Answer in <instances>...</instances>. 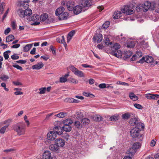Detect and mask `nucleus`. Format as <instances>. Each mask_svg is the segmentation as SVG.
Segmentation results:
<instances>
[{
	"instance_id": "f257e3e1",
	"label": "nucleus",
	"mask_w": 159,
	"mask_h": 159,
	"mask_svg": "<svg viewBox=\"0 0 159 159\" xmlns=\"http://www.w3.org/2000/svg\"><path fill=\"white\" fill-rule=\"evenodd\" d=\"M13 129L19 136L24 135L25 132V125L23 122H20L13 125Z\"/></svg>"
},
{
	"instance_id": "f03ea898",
	"label": "nucleus",
	"mask_w": 159,
	"mask_h": 159,
	"mask_svg": "<svg viewBox=\"0 0 159 159\" xmlns=\"http://www.w3.org/2000/svg\"><path fill=\"white\" fill-rule=\"evenodd\" d=\"M65 9L63 7H60L58 8L55 11L56 16H58L59 20H65L67 18L68 14L66 12H64Z\"/></svg>"
},
{
	"instance_id": "7ed1b4c3",
	"label": "nucleus",
	"mask_w": 159,
	"mask_h": 159,
	"mask_svg": "<svg viewBox=\"0 0 159 159\" xmlns=\"http://www.w3.org/2000/svg\"><path fill=\"white\" fill-rule=\"evenodd\" d=\"M141 129H142L139 127V126L137 125L130 131V133L131 136L133 138L139 139L140 141L142 140L143 139L142 134L140 133Z\"/></svg>"
},
{
	"instance_id": "20e7f679",
	"label": "nucleus",
	"mask_w": 159,
	"mask_h": 159,
	"mask_svg": "<svg viewBox=\"0 0 159 159\" xmlns=\"http://www.w3.org/2000/svg\"><path fill=\"white\" fill-rule=\"evenodd\" d=\"M111 47V53L115 56L119 58L122 56L121 51L119 49L120 47V45L116 43H115L113 46H110Z\"/></svg>"
},
{
	"instance_id": "39448f33",
	"label": "nucleus",
	"mask_w": 159,
	"mask_h": 159,
	"mask_svg": "<svg viewBox=\"0 0 159 159\" xmlns=\"http://www.w3.org/2000/svg\"><path fill=\"white\" fill-rule=\"evenodd\" d=\"M151 3L149 2H146L144 3L139 4L136 8V10L138 12L143 11L147 12L150 8Z\"/></svg>"
},
{
	"instance_id": "423d86ee",
	"label": "nucleus",
	"mask_w": 159,
	"mask_h": 159,
	"mask_svg": "<svg viewBox=\"0 0 159 159\" xmlns=\"http://www.w3.org/2000/svg\"><path fill=\"white\" fill-rule=\"evenodd\" d=\"M141 147L140 143L139 142H136L133 144L132 147L130 148L128 152L131 156L133 155L136 152L135 150L140 148Z\"/></svg>"
},
{
	"instance_id": "0eeeda50",
	"label": "nucleus",
	"mask_w": 159,
	"mask_h": 159,
	"mask_svg": "<svg viewBox=\"0 0 159 159\" xmlns=\"http://www.w3.org/2000/svg\"><path fill=\"white\" fill-rule=\"evenodd\" d=\"M40 20L41 22H43L44 24H49L52 22V20L48 18V15L46 13L41 15Z\"/></svg>"
},
{
	"instance_id": "6e6552de",
	"label": "nucleus",
	"mask_w": 159,
	"mask_h": 159,
	"mask_svg": "<svg viewBox=\"0 0 159 159\" xmlns=\"http://www.w3.org/2000/svg\"><path fill=\"white\" fill-rule=\"evenodd\" d=\"M139 119L137 118H131L129 121L130 124L132 126L138 125L139 127H141V128L143 129L144 128V124H143L139 123Z\"/></svg>"
},
{
	"instance_id": "1a4fd4ad",
	"label": "nucleus",
	"mask_w": 159,
	"mask_h": 159,
	"mask_svg": "<svg viewBox=\"0 0 159 159\" xmlns=\"http://www.w3.org/2000/svg\"><path fill=\"white\" fill-rule=\"evenodd\" d=\"M70 69L75 75L81 77H84V74L82 71L78 70L73 66H71Z\"/></svg>"
},
{
	"instance_id": "9d476101",
	"label": "nucleus",
	"mask_w": 159,
	"mask_h": 159,
	"mask_svg": "<svg viewBox=\"0 0 159 159\" xmlns=\"http://www.w3.org/2000/svg\"><path fill=\"white\" fill-rule=\"evenodd\" d=\"M43 159H56L55 156H52L49 151H46L43 154Z\"/></svg>"
},
{
	"instance_id": "9b49d317",
	"label": "nucleus",
	"mask_w": 159,
	"mask_h": 159,
	"mask_svg": "<svg viewBox=\"0 0 159 159\" xmlns=\"http://www.w3.org/2000/svg\"><path fill=\"white\" fill-rule=\"evenodd\" d=\"M94 41L98 43H100L102 39V36L100 34H96L93 37Z\"/></svg>"
},
{
	"instance_id": "f8f14e48",
	"label": "nucleus",
	"mask_w": 159,
	"mask_h": 159,
	"mask_svg": "<svg viewBox=\"0 0 159 159\" xmlns=\"http://www.w3.org/2000/svg\"><path fill=\"white\" fill-rule=\"evenodd\" d=\"M55 143L57 145L58 147H62L64 146L65 144V142L64 140L61 139H57L55 140Z\"/></svg>"
},
{
	"instance_id": "ddd939ff",
	"label": "nucleus",
	"mask_w": 159,
	"mask_h": 159,
	"mask_svg": "<svg viewBox=\"0 0 159 159\" xmlns=\"http://www.w3.org/2000/svg\"><path fill=\"white\" fill-rule=\"evenodd\" d=\"M57 137L56 134L53 131H51L47 134V138L49 140H54Z\"/></svg>"
},
{
	"instance_id": "4468645a",
	"label": "nucleus",
	"mask_w": 159,
	"mask_h": 159,
	"mask_svg": "<svg viewBox=\"0 0 159 159\" xmlns=\"http://www.w3.org/2000/svg\"><path fill=\"white\" fill-rule=\"evenodd\" d=\"M121 11L122 13L128 15L132 14L133 12V11L127 6H125L124 8L121 10Z\"/></svg>"
},
{
	"instance_id": "2eb2a0df",
	"label": "nucleus",
	"mask_w": 159,
	"mask_h": 159,
	"mask_svg": "<svg viewBox=\"0 0 159 159\" xmlns=\"http://www.w3.org/2000/svg\"><path fill=\"white\" fill-rule=\"evenodd\" d=\"M133 114L131 112H127L122 115V118L124 120H127L133 116Z\"/></svg>"
},
{
	"instance_id": "dca6fc26",
	"label": "nucleus",
	"mask_w": 159,
	"mask_h": 159,
	"mask_svg": "<svg viewBox=\"0 0 159 159\" xmlns=\"http://www.w3.org/2000/svg\"><path fill=\"white\" fill-rule=\"evenodd\" d=\"M146 98L149 99L157 100L159 98V95L157 94H148L146 95Z\"/></svg>"
},
{
	"instance_id": "f3484780",
	"label": "nucleus",
	"mask_w": 159,
	"mask_h": 159,
	"mask_svg": "<svg viewBox=\"0 0 159 159\" xmlns=\"http://www.w3.org/2000/svg\"><path fill=\"white\" fill-rule=\"evenodd\" d=\"M53 132L57 134L61 135L62 133L63 130L60 126H57L53 129Z\"/></svg>"
},
{
	"instance_id": "a211bd4d",
	"label": "nucleus",
	"mask_w": 159,
	"mask_h": 159,
	"mask_svg": "<svg viewBox=\"0 0 159 159\" xmlns=\"http://www.w3.org/2000/svg\"><path fill=\"white\" fill-rule=\"evenodd\" d=\"M82 10V7L80 6H76L73 8V11L75 14L77 15L80 13Z\"/></svg>"
},
{
	"instance_id": "6ab92c4d",
	"label": "nucleus",
	"mask_w": 159,
	"mask_h": 159,
	"mask_svg": "<svg viewBox=\"0 0 159 159\" xmlns=\"http://www.w3.org/2000/svg\"><path fill=\"white\" fill-rule=\"evenodd\" d=\"M89 0H82L81 4L84 7H89L91 6Z\"/></svg>"
},
{
	"instance_id": "aec40b11",
	"label": "nucleus",
	"mask_w": 159,
	"mask_h": 159,
	"mask_svg": "<svg viewBox=\"0 0 159 159\" xmlns=\"http://www.w3.org/2000/svg\"><path fill=\"white\" fill-rule=\"evenodd\" d=\"M43 64L42 62H40L38 64L33 66L32 68L33 69L39 70L43 67Z\"/></svg>"
},
{
	"instance_id": "412c9836",
	"label": "nucleus",
	"mask_w": 159,
	"mask_h": 159,
	"mask_svg": "<svg viewBox=\"0 0 159 159\" xmlns=\"http://www.w3.org/2000/svg\"><path fill=\"white\" fill-rule=\"evenodd\" d=\"M49 148L51 151L53 152L56 151L59 149V148L56 144V143L55 144H51L49 146Z\"/></svg>"
},
{
	"instance_id": "4be33fe9",
	"label": "nucleus",
	"mask_w": 159,
	"mask_h": 159,
	"mask_svg": "<svg viewBox=\"0 0 159 159\" xmlns=\"http://www.w3.org/2000/svg\"><path fill=\"white\" fill-rule=\"evenodd\" d=\"M121 14L122 13L120 11H116L113 16L114 19H118L121 16Z\"/></svg>"
},
{
	"instance_id": "5701e85b",
	"label": "nucleus",
	"mask_w": 159,
	"mask_h": 159,
	"mask_svg": "<svg viewBox=\"0 0 159 159\" xmlns=\"http://www.w3.org/2000/svg\"><path fill=\"white\" fill-rule=\"evenodd\" d=\"M75 34V31L72 30L69 32L67 37V43H68L71 39L72 36L74 35Z\"/></svg>"
},
{
	"instance_id": "b1692460",
	"label": "nucleus",
	"mask_w": 159,
	"mask_h": 159,
	"mask_svg": "<svg viewBox=\"0 0 159 159\" xmlns=\"http://www.w3.org/2000/svg\"><path fill=\"white\" fill-rule=\"evenodd\" d=\"M64 125H71L73 123V121L70 119H66L63 121Z\"/></svg>"
},
{
	"instance_id": "393cba45",
	"label": "nucleus",
	"mask_w": 159,
	"mask_h": 159,
	"mask_svg": "<svg viewBox=\"0 0 159 159\" xmlns=\"http://www.w3.org/2000/svg\"><path fill=\"white\" fill-rule=\"evenodd\" d=\"M129 96L130 98L132 100L135 101L138 99V97L135 95L134 93L131 92L129 93Z\"/></svg>"
},
{
	"instance_id": "a878e982",
	"label": "nucleus",
	"mask_w": 159,
	"mask_h": 159,
	"mask_svg": "<svg viewBox=\"0 0 159 159\" xmlns=\"http://www.w3.org/2000/svg\"><path fill=\"white\" fill-rule=\"evenodd\" d=\"M33 45V44L32 43L27 44L24 47L23 51L25 52H28L30 49L32 47Z\"/></svg>"
},
{
	"instance_id": "bb28decb",
	"label": "nucleus",
	"mask_w": 159,
	"mask_h": 159,
	"mask_svg": "<svg viewBox=\"0 0 159 159\" xmlns=\"http://www.w3.org/2000/svg\"><path fill=\"white\" fill-rule=\"evenodd\" d=\"M62 130H63L66 132H69L71 131L72 127L70 125H64L62 126Z\"/></svg>"
},
{
	"instance_id": "cd10ccee",
	"label": "nucleus",
	"mask_w": 159,
	"mask_h": 159,
	"mask_svg": "<svg viewBox=\"0 0 159 159\" xmlns=\"http://www.w3.org/2000/svg\"><path fill=\"white\" fill-rule=\"evenodd\" d=\"M119 117V115L116 114L111 116L109 118L110 120L115 121L118 120Z\"/></svg>"
},
{
	"instance_id": "c85d7f7f",
	"label": "nucleus",
	"mask_w": 159,
	"mask_h": 159,
	"mask_svg": "<svg viewBox=\"0 0 159 159\" xmlns=\"http://www.w3.org/2000/svg\"><path fill=\"white\" fill-rule=\"evenodd\" d=\"M145 62L147 63H150L152 62L153 60V58L151 56H148L145 57Z\"/></svg>"
},
{
	"instance_id": "c756f323",
	"label": "nucleus",
	"mask_w": 159,
	"mask_h": 159,
	"mask_svg": "<svg viewBox=\"0 0 159 159\" xmlns=\"http://www.w3.org/2000/svg\"><path fill=\"white\" fill-rule=\"evenodd\" d=\"M15 38L14 36L13 35L11 34L7 37L6 38V42L8 43L11 42Z\"/></svg>"
},
{
	"instance_id": "7c9ffc66",
	"label": "nucleus",
	"mask_w": 159,
	"mask_h": 159,
	"mask_svg": "<svg viewBox=\"0 0 159 159\" xmlns=\"http://www.w3.org/2000/svg\"><path fill=\"white\" fill-rule=\"evenodd\" d=\"M81 123L84 125H87L90 122V120L87 118H84L81 120Z\"/></svg>"
},
{
	"instance_id": "2f4dec72",
	"label": "nucleus",
	"mask_w": 159,
	"mask_h": 159,
	"mask_svg": "<svg viewBox=\"0 0 159 159\" xmlns=\"http://www.w3.org/2000/svg\"><path fill=\"white\" fill-rule=\"evenodd\" d=\"M39 19V15L34 14L31 17L30 20H31L35 21L38 20Z\"/></svg>"
},
{
	"instance_id": "473e14b6",
	"label": "nucleus",
	"mask_w": 159,
	"mask_h": 159,
	"mask_svg": "<svg viewBox=\"0 0 159 159\" xmlns=\"http://www.w3.org/2000/svg\"><path fill=\"white\" fill-rule=\"evenodd\" d=\"M66 6L68 10L69 11H73V4H71V2H69L66 3Z\"/></svg>"
},
{
	"instance_id": "72a5a7b5",
	"label": "nucleus",
	"mask_w": 159,
	"mask_h": 159,
	"mask_svg": "<svg viewBox=\"0 0 159 159\" xmlns=\"http://www.w3.org/2000/svg\"><path fill=\"white\" fill-rule=\"evenodd\" d=\"M18 14L19 16L21 18H25L26 16L25 10H20L19 11Z\"/></svg>"
},
{
	"instance_id": "f704fd0d",
	"label": "nucleus",
	"mask_w": 159,
	"mask_h": 159,
	"mask_svg": "<svg viewBox=\"0 0 159 159\" xmlns=\"http://www.w3.org/2000/svg\"><path fill=\"white\" fill-rule=\"evenodd\" d=\"M26 16L27 17L30 16L32 14V11L30 9H27L25 10Z\"/></svg>"
},
{
	"instance_id": "c9c22d12",
	"label": "nucleus",
	"mask_w": 159,
	"mask_h": 159,
	"mask_svg": "<svg viewBox=\"0 0 159 159\" xmlns=\"http://www.w3.org/2000/svg\"><path fill=\"white\" fill-rule=\"evenodd\" d=\"M29 0H23L21 1V4L24 7H27L29 6Z\"/></svg>"
},
{
	"instance_id": "e433bc0d",
	"label": "nucleus",
	"mask_w": 159,
	"mask_h": 159,
	"mask_svg": "<svg viewBox=\"0 0 159 159\" xmlns=\"http://www.w3.org/2000/svg\"><path fill=\"white\" fill-rule=\"evenodd\" d=\"M67 115L66 112H61L56 115V116L59 118H63Z\"/></svg>"
},
{
	"instance_id": "4c0bfd02",
	"label": "nucleus",
	"mask_w": 159,
	"mask_h": 159,
	"mask_svg": "<svg viewBox=\"0 0 159 159\" xmlns=\"http://www.w3.org/2000/svg\"><path fill=\"white\" fill-rule=\"evenodd\" d=\"M135 43L134 41L129 42L127 43V47L129 48H132L134 47Z\"/></svg>"
},
{
	"instance_id": "58836bf2",
	"label": "nucleus",
	"mask_w": 159,
	"mask_h": 159,
	"mask_svg": "<svg viewBox=\"0 0 159 159\" xmlns=\"http://www.w3.org/2000/svg\"><path fill=\"white\" fill-rule=\"evenodd\" d=\"M9 126V125H6L0 129V134H3L5 132L6 130Z\"/></svg>"
},
{
	"instance_id": "ea45409f",
	"label": "nucleus",
	"mask_w": 159,
	"mask_h": 159,
	"mask_svg": "<svg viewBox=\"0 0 159 159\" xmlns=\"http://www.w3.org/2000/svg\"><path fill=\"white\" fill-rule=\"evenodd\" d=\"M11 51L9 50H7L3 53V56L5 59H7L8 58L9 56L8 54Z\"/></svg>"
},
{
	"instance_id": "a19ab883",
	"label": "nucleus",
	"mask_w": 159,
	"mask_h": 159,
	"mask_svg": "<svg viewBox=\"0 0 159 159\" xmlns=\"http://www.w3.org/2000/svg\"><path fill=\"white\" fill-rule=\"evenodd\" d=\"M110 24V22L109 21H106L102 25V27L104 29L107 28Z\"/></svg>"
},
{
	"instance_id": "79ce46f5",
	"label": "nucleus",
	"mask_w": 159,
	"mask_h": 159,
	"mask_svg": "<svg viewBox=\"0 0 159 159\" xmlns=\"http://www.w3.org/2000/svg\"><path fill=\"white\" fill-rule=\"evenodd\" d=\"M39 93L40 94H43L45 93L46 91L45 87L41 88L39 89Z\"/></svg>"
},
{
	"instance_id": "37998d69",
	"label": "nucleus",
	"mask_w": 159,
	"mask_h": 159,
	"mask_svg": "<svg viewBox=\"0 0 159 159\" xmlns=\"http://www.w3.org/2000/svg\"><path fill=\"white\" fill-rule=\"evenodd\" d=\"M102 117L99 115H97L95 116L94 120L97 121H99L102 120Z\"/></svg>"
},
{
	"instance_id": "c03bdc74",
	"label": "nucleus",
	"mask_w": 159,
	"mask_h": 159,
	"mask_svg": "<svg viewBox=\"0 0 159 159\" xmlns=\"http://www.w3.org/2000/svg\"><path fill=\"white\" fill-rule=\"evenodd\" d=\"M107 85H108L107 86V85L106 84H100L99 86L98 87L100 88L101 89H104L105 88H108L109 87V86L108 85V84H107Z\"/></svg>"
},
{
	"instance_id": "a18cd8bd",
	"label": "nucleus",
	"mask_w": 159,
	"mask_h": 159,
	"mask_svg": "<svg viewBox=\"0 0 159 159\" xmlns=\"http://www.w3.org/2000/svg\"><path fill=\"white\" fill-rule=\"evenodd\" d=\"M75 125L77 128L80 129L81 128V125L80 122L78 121L75 122L74 123Z\"/></svg>"
},
{
	"instance_id": "49530a36",
	"label": "nucleus",
	"mask_w": 159,
	"mask_h": 159,
	"mask_svg": "<svg viewBox=\"0 0 159 159\" xmlns=\"http://www.w3.org/2000/svg\"><path fill=\"white\" fill-rule=\"evenodd\" d=\"M110 40L109 38H107L105 41V44L106 45H109V46L111 45L112 44V42H109Z\"/></svg>"
},
{
	"instance_id": "de8ad7c7",
	"label": "nucleus",
	"mask_w": 159,
	"mask_h": 159,
	"mask_svg": "<svg viewBox=\"0 0 159 159\" xmlns=\"http://www.w3.org/2000/svg\"><path fill=\"white\" fill-rule=\"evenodd\" d=\"M0 79L3 81L5 80L9 79L8 76L6 75H3L0 76Z\"/></svg>"
},
{
	"instance_id": "09e8293b",
	"label": "nucleus",
	"mask_w": 159,
	"mask_h": 159,
	"mask_svg": "<svg viewBox=\"0 0 159 159\" xmlns=\"http://www.w3.org/2000/svg\"><path fill=\"white\" fill-rule=\"evenodd\" d=\"M77 118L78 119H80L83 117V114L81 112H77Z\"/></svg>"
},
{
	"instance_id": "8fccbe9b",
	"label": "nucleus",
	"mask_w": 159,
	"mask_h": 159,
	"mask_svg": "<svg viewBox=\"0 0 159 159\" xmlns=\"http://www.w3.org/2000/svg\"><path fill=\"white\" fill-rule=\"evenodd\" d=\"M134 107L136 108L139 109H142V106L140 104L137 103H135L134 104Z\"/></svg>"
},
{
	"instance_id": "3c124183",
	"label": "nucleus",
	"mask_w": 159,
	"mask_h": 159,
	"mask_svg": "<svg viewBox=\"0 0 159 159\" xmlns=\"http://www.w3.org/2000/svg\"><path fill=\"white\" fill-rule=\"evenodd\" d=\"M12 66L13 67L16 68L17 69L19 70H23V68L21 66L17 65L16 64H14Z\"/></svg>"
},
{
	"instance_id": "603ef678",
	"label": "nucleus",
	"mask_w": 159,
	"mask_h": 159,
	"mask_svg": "<svg viewBox=\"0 0 159 159\" xmlns=\"http://www.w3.org/2000/svg\"><path fill=\"white\" fill-rule=\"evenodd\" d=\"M19 57L16 54H14L11 56V58L13 60H16L19 59Z\"/></svg>"
},
{
	"instance_id": "864d4df0",
	"label": "nucleus",
	"mask_w": 159,
	"mask_h": 159,
	"mask_svg": "<svg viewBox=\"0 0 159 159\" xmlns=\"http://www.w3.org/2000/svg\"><path fill=\"white\" fill-rule=\"evenodd\" d=\"M69 81L70 82L75 84H77L78 82V81L77 80H76L75 79L72 78H70L69 80Z\"/></svg>"
},
{
	"instance_id": "5fc2aeb1",
	"label": "nucleus",
	"mask_w": 159,
	"mask_h": 159,
	"mask_svg": "<svg viewBox=\"0 0 159 159\" xmlns=\"http://www.w3.org/2000/svg\"><path fill=\"white\" fill-rule=\"evenodd\" d=\"M12 121V120L11 119H9L7 120H5L3 122V123L4 124H7V125H10V123Z\"/></svg>"
},
{
	"instance_id": "6e6d98bb",
	"label": "nucleus",
	"mask_w": 159,
	"mask_h": 159,
	"mask_svg": "<svg viewBox=\"0 0 159 159\" xmlns=\"http://www.w3.org/2000/svg\"><path fill=\"white\" fill-rule=\"evenodd\" d=\"M84 68H93V67L92 66L89 65H87V64H82L81 65Z\"/></svg>"
},
{
	"instance_id": "4d7b16f0",
	"label": "nucleus",
	"mask_w": 159,
	"mask_h": 159,
	"mask_svg": "<svg viewBox=\"0 0 159 159\" xmlns=\"http://www.w3.org/2000/svg\"><path fill=\"white\" fill-rule=\"evenodd\" d=\"M83 95L84 96H86L87 97H94V95L90 93H87L86 92H83Z\"/></svg>"
},
{
	"instance_id": "13d9d810",
	"label": "nucleus",
	"mask_w": 159,
	"mask_h": 159,
	"mask_svg": "<svg viewBox=\"0 0 159 159\" xmlns=\"http://www.w3.org/2000/svg\"><path fill=\"white\" fill-rule=\"evenodd\" d=\"M141 45H143V47L144 48H147L148 46V43H145L144 42H142L141 43Z\"/></svg>"
},
{
	"instance_id": "bf43d9fd",
	"label": "nucleus",
	"mask_w": 159,
	"mask_h": 159,
	"mask_svg": "<svg viewBox=\"0 0 159 159\" xmlns=\"http://www.w3.org/2000/svg\"><path fill=\"white\" fill-rule=\"evenodd\" d=\"M49 51H52V53L54 55H55L56 54V51L54 49L52 45H51L50 46V48L49 49Z\"/></svg>"
},
{
	"instance_id": "052dcab7",
	"label": "nucleus",
	"mask_w": 159,
	"mask_h": 159,
	"mask_svg": "<svg viewBox=\"0 0 159 159\" xmlns=\"http://www.w3.org/2000/svg\"><path fill=\"white\" fill-rule=\"evenodd\" d=\"M67 81V79L64 77H61L60 78V82L61 83H65Z\"/></svg>"
},
{
	"instance_id": "680f3d73",
	"label": "nucleus",
	"mask_w": 159,
	"mask_h": 159,
	"mask_svg": "<svg viewBox=\"0 0 159 159\" xmlns=\"http://www.w3.org/2000/svg\"><path fill=\"white\" fill-rule=\"evenodd\" d=\"M26 61L25 60H20L16 61V62L18 63H21V64H25L26 62Z\"/></svg>"
},
{
	"instance_id": "e2e57ef3",
	"label": "nucleus",
	"mask_w": 159,
	"mask_h": 159,
	"mask_svg": "<svg viewBox=\"0 0 159 159\" xmlns=\"http://www.w3.org/2000/svg\"><path fill=\"white\" fill-rule=\"evenodd\" d=\"M66 101L69 102L73 103L74 98H66Z\"/></svg>"
},
{
	"instance_id": "0e129e2a",
	"label": "nucleus",
	"mask_w": 159,
	"mask_h": 159,
	"mask_svg": "<svg viewBox=\"0 0 159 159\" xmlns=\"http://www.w3.org/2000/svg\"><path fill=\"white\" fill-rule=\"evenodd\" d=\"M20 46V44H14L11 46V48H19Z\"/></svg>"
},
{
	"instance_id": "69168bd1",
	"label": "nucleus",
	"mask_w": 159,
	"mask_h": 159,
	"mask_svg": "<svg viewBox=\"0 0 159 159\" xmlns=\"http://www.w3.org/2000/svg\"><path fill=\"white\" fill-rule=\"evenodd\" d=\"M11 29L10 28L6 29L4 31V34L6 35L10 31Z\"/></svg>"
},
{
	"instance_id": "338daca9",
	"label": "nucleus",
	"mask_w": 159,
	"mask_h": 159,
	"mask_svg": "<svg viewBox=\"0 0 159 159\" xmlns=\"http://www.w3.org/2000/svg\"><path fill=\"white\" fill-rule=\"evenodd\" d=\"M36 52V48H34L31 51L30 53L32 55H34L35 54Z\"/></svg>"
},
{
	"instance_id": "774afa93",
	"label": "nucleus",
	"mask_w": 159,
	"mask_h": 159,
	"mask_svg": "<svg viewBox=\"0 0 159 159\" xmlns=\"http://www.w3.org/2000/svg\"><path fill=\"white\" fill-rule=\"evenodd\" d=\"M156 143V142L155 141L154 139H152L151 142V146L153 147L155 146Z\"/></svg>"
}]
</instances>
